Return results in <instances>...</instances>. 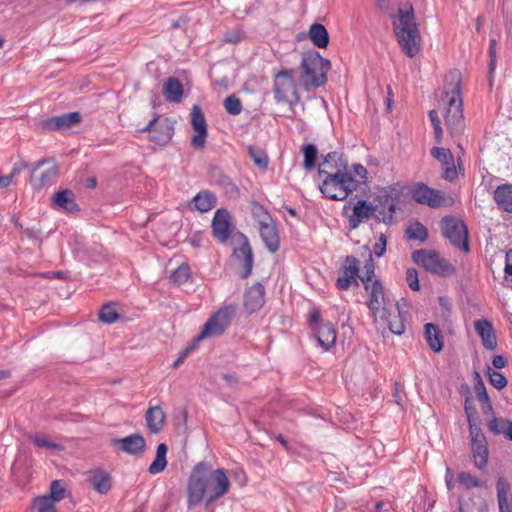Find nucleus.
<instances>
[{
    "label": "nucleus",
    "instance_id": "nucleus-1",
    "mask_svg": "<svg viewBox=\"0 0 512 512\" xmlns=\"http://www.w3.org/2000/svg\"><path fill=\"white\" fill-rule=\"evenodd\" d=\"M230 485L223 468L214 470L208 462L197 463L187 482L188 507H195L203 500L206 501V505H210L224 496L229 491Z\"/></svg>",
    "mask_w": 512,
    "mask_h": 512
},
{
    "label": "nucleus",
    "instance_id": "nucleus-2",
    "mask_svg": "<svg viewBox=\"0 0 512 512\" xmlns=\"http://www.w3.org/2000/svg\"><path fill=\"white\" fill-rule=\"evenodd\" d=\"M391 21L402 52L410 58L415 57L421 50L422 37L413 6L407 3L399 7L397 12L391 15Z\"/></svg>",
    "mask_w": 512,
    "mask_h": 512
},
{
    "label": "nucleus",
    "instance_id": "nucleus-3",
    "mask_svg": "<svg viewBox=\"0 0 512 512\" xmlns=\"http://www.w3.org/2000/svg\"><path fill=\"white\" fill-rule=\"evenodd\" d=\"M364 289L368 294L365 304L374 322L381 325H388L391 332L401 335L404 331V326L402 322L396 324L391 322L390 317L392 315L393 305L385 296L382 282L379 279H374L372 283L364 285Z\"/></svg>",
    "mask_w": 512,
    "mask_h": 512
},
{
    "label": "nucleus",
    "instance_id": "nucleus-4",
    "mask_svg": "<svg viewBox=\"0 0 512 512\" xmlns=\"http://www.w3.org/2000/svg\"><path fill=\"white\" fill-rule=\"evenodd\" d=\"M331 62L323 58L316 50H307L301 54L299 66V85L306 91L315 90L326 84Z\"/></svg>",
    "mask_w": 512,
    "mask_h": 512
},
{
    "label": "nucleus",
    "instance_id": "nucleus-5",
    "mask_svg": "<svg viewBox=\"0 0 512 512\" xmlns=\"http://www.w3.org/2000/svg\"><path fill=\"white\" fill-rule=\"evenodd\" d=\"M359 183L360 182L355 180L347 169L339 173L333 171L328 172V176L321 179L319 187L326 198L335 201H343L353 191L357 190Z\"/></svg>",
    "mask_w": 512,
    "mask_h": 512
},
{
    "label": "nucleus",
    "instance_id": "nucleus-6",
    "mask_svg": "<svg viewBox=\"0 0 512 512\" xmlns=\"http://www.w3.org/2000/svg\"><path fill=\"white\" fill-rule=\"evenodd\" d=\"M273 94L276 103L287 104L290 108H293L300 102L294 69L282 68L274 74Z\"/></svg>",
    "mask_w": 512,
    "mask_h": 512
},
{
    "label": "nucleus",
    "instance_id": "nucleus-7",
    "mask_svg": "<svg viewBox=\"0 0 512 512\" xmlns=\"http://www.w3.org/2000/svg\"><path fill=\"white\" fill-rule=\"evenodd\" d=\"M444 107L445 125L452 137L463 133L465 128L463 116V100L460 91V83L457 82L451 92L445 93Z\"/></svg>",
    "mask_w": 512,
    "mask_h": 512
},
{
    "label": "nucleus",
    "instance_id": "nucleus-8",
    "mask_svg": "<svg viewBox=\"0 0 512 512\" xmlns=\"http://www.w3.org/2000/svg\"><path fill=\"white\" fill-rule=\"evenodd\" d=\"M412 260L426 271L438 276H448L455 272L454 267L445 258L432 250H416L412 253Z\"/></svg>",
    "mask_w": 512,
    "mask_h": 512
},
{
    "label": "nucleus",
    "instance_id": "nucleus-9",
    "mask_svg": "<svg viewBox=\"0 0 512 512\" xmlns=\"http://www.w3.org/2000/svg\"><path fill=\"white\" fill-rule=\"evenodd\" d=\"M236 313L235 305H226L215 312L204 324L200 334L196 338L200 341L204 338L219 336L230 326Z\"/></svg>",
    "mask_w": 512,
    "mask_h": 512
},
{
    "label": "nucleus",
    "instance_id": "nucleus-10",
    "mask_svg": "<svg viewBox=\"0 0 512 512\" xmlns=\"http://www.w3.org/2000/svg\"><path fill=\"white\" fill-rule=\"evenodd\" d=\"M443 236L456 248L468 253V229L466 224L453 216H446L440 223Z\"/></svg>",
    "mask_w": 512,
    "mask_h": 512
},
{
    "label": "nucleus",
    "instance_id": "nucleus-11",
    "mask_svg": "<svg viewBox=\"0 0 512 512\" xmlns=\"http://www.w3.org/2000/svg\"><path fill=\"white\" fill-rule=\"evenodd\" d=\"M140 131L149 132V140L151 142L159 146H164L171 141L174 135V125L170 119H160V117L156 115Z\"/></svg>",
    "mask_w": 512,
    "mask_h": 512
},
{
    "label": "nucleus",
    "instance_id": "nucleus-12",
    "mask_svg": "<svg viewBox=\"0 0 512 512\" xmlns=\"http://www.w3.org/2000/svg\"><path fill=\"white\" fill-rule=\"evenodd\" d=\"M412 198L421 205L439 208L447 205V199L441 190L433 189L422 182L414 184L411 188Z\"/></svg>",
    "mask_w": 512,
    "mask_h": 512
},
{
    "label": "nucleus",
    "instance_id": "nucleus-13",
    "mask_svg": "<svg viewBox=\"0 0 512 512\" xmlns=\"http://www.w3.org/2000/svg\"><path fill=\"white\" fill-rule=\"evenodd\" d=\"M191 126L195 135L191 139V146L200 150L204 148L208 137L207 121L199 105H194L191 110Z\"/></svg>",
    "mask_w": 512,
    "mask_h": 512
},
{
    "label": "nucleus",
    "instance_id": "nucleus-14",
    "mask_svg": "<svg viewBox=\"0 0 512 512\" xmlns=\"http://www.w3.org/2000/svg\"><path fill=\"white\" fill-rule=\"evenodd\" d=\"M360 262L354 256H346L342 264L343 275L337 278L336 287L339 290H347L352 284L358 286Z\"/></svg>",
    "mask_w": 512,
    "mask_h": 512
},
{
    "label": "nucleus",
    "instance_id": "nucleus-15",
    "mask_svg": "<svg viewBox=\"0 0 512 512\" xmlns=\"http://www.w3.org/2000/svg\"><path fill=\"white\" fill-rule=\"evenodd\" d=\"M212 234L217 241L225 243L232 234L230 213L226 209H217L212 219Z\"/></svg>",
    "mask_w": 512,
    "mask_h": 512
},
{
    "label": "nucleus",
    "instance_id": "nucleus-16",
    "mask_svg": "<svg viewBox=\"0 0 512 512\" xmlns=\"http://www.w3.org/2000/svg\"><path fill=\"white\" fill-rule=\"evenodd\" d=\"M81 120L82 116L79 112L64 113L45 119L42 122V127L48 131L65 130L80 123Z\"/></svg>",
    "mask_w": 512,
    "mask_h": 512
},
{
    "label": "nucleus",
    "instance_id": "nucleus-17",
    "mask_svg": "<svg viewBox=\"0 0 512 512\" xmlns=\"http://www.w3.org/2000/svg\"><path fill=\"white\" fill-rule=\"evenodd\" d=\"M431 155L437 159L443 167V178L450 182L457 178V170L454 163L453 154L449 149L433 147Z\"/></svg>",
    "mask_w": 512,
    "mask_h": 512
},
{
    "label": "nucleus",
    "instance_id": "nucleus-18",
    "mask_svg": "<svg viewBox=\"0 0 512 512\" xmlns=\"http://www.w3.org/2000/svg\"><path fill=\"white\" fill-rule=\"evenodd\" d=\"M348 162L343 157L342 154L338 152H330L324 156L323 161L320 163L318 167V176L320 179L328 176V172H341L343 170H347Z\"/></svg>",
    "mask_w": 512,
    "mask_h": 512
},
{
    "label": "nucleus",
    "instance_id": "nucleus-19",
    "mask_svg": "<svg viewBox=\"0 0 512 512\" xmlns=\"http://www.w3.org/2000/svg\"><path fill=\"white\" fill-rule=\"evenodd\" d=\"M265 304V288L260 282L247 289L244 296V307L248 313L260 310Z\"/></svg>",
    "mask_w": 512,
    "mask_h": 512
},
{
    "label": "nucleus",
    "instance_id": "nucleus-20",
    "mask_svg": "<svg viewBox=\"0 0 512 512\" xmlns=\"http://www.w3.org/2000/svg\"><path fill=\"white\" fill-rule=\"evenodd\" d=\"M377 210V207H374V205L366 200L357 201L353 207L352 214L348 218L349 228L351 230L358 228L362 222L369 220Z\"/></svg>",
    "mask_w": 512,
    "mask_h": 512
},
{
    "label": "nucleus",
    "instance_id": "nucleus-21",
    "mask_svg": "<svg viewBox=\"0 0 512 512\" xmlns=\"http://www.w3.org/2000/svg\"><path fill=\"white\" fill-rule=\"evenodd\" d=\"M314 339L317 341L318 345L323 349L324 352L329 351L332 348L337 339V332L334 325L329 322H321L318 327L313 329Z\"/></svg>",
    "mask_w": 512,
    "mask_h": 512
},
{
    "label": "nucleus",
    "instance_id": "nucleus-22",
    "mask_svg": "<svg viewBox=\"0 0 512 512\" xmlns=\"http://www.w3.org/2000/svg\"><path fill=\"white\" fill-rule=\"evenodd\" d=\"M112 443L119 450L130 455L142 453L146 446L144 437L138 433L128 435L124 438L113 439Z\"/></svg>",
    "mask_w": 512,
    "mask_h": 512
},
{
    "label": "nucleus",
    "instance_id": "nucleus-23",
    "mask_svg": "<svg viewBox=\"0 0 512 512\" xmlns=\"http://www.w3.org/2000/svg\"><path fill=\"white\" fill-rule=\"evenodd\" d=\"M499 512H512V493L509 481L499 476L496 481Z\"/></svg>",
    "mask_w": 512,
    "mask_h": 512
},
{
    "label": "nucleus",
    "instance_id": "nucleus-24",
    "mask_svg": "<svg viewBox=\"0 0 512 512\" xmlns=\"http://www.w3.org/2000/svg\"><path fill=\"white\" fill-rule=\"evenodd\" d=\"M475 330L482 340V344L487 350H495L497 339L492 324L488 320H477Z\"/></svg>",
    "mask_w": 512,
    "mask_h": 512
},
{
    "label": "nucleus",
    "instance_id": "nucleus-25",
    "mask_svg": "<svg viewBox=\"0 0 512 512\" xmlns=\"http://www.w3.org/2000/svg\"><path fill=\"white\" fill-rule=\"evenodd\" d=\"M217 204L216 195L209 190H202L190 201L189 207L191 210H196L201 213L212 210Z\"/></svg>",
    "mask_w": 512,
    "mask_h": 512
},
{
    "label": "nucleus",
    "instance_id": "nucleus-26",
    "mask_svg": "<svg viewBox=\"0 0 512 512\" xmlns=\"http://www.w3.org/2000/svg\"><path fill=\"white\" fill-rule=\"evenodd\" d=\"M258 229L265 247L271 253L278 251L280 247V237L275 221L267 225L260 226Z\"/></svg>",
    "mask_w": 512,
    "mask_h": 512
},
{
    "label": "nucleus",
    "instance_id": "nucleus-27",
    "mask_svg": "<svg viewBox=\"0 0 512 512\" xmlns=\"http://www.w3.org/2000/svg\"><path fill=\"white\" fill-rule=\"evenodd\" d=\"M52 201L58 209L71 214L80 210L78 204L75 201V195L70 189H64L56 192L52 198Z\"/></svg>",
    "mask_w": 512,
    "mask_h": 512
},
{
    "label": "nucleus",
    "instance_id": "nucleus-28",
    "mask_svg": "<svg viewBox=\"0 0 512 512\" xmlns=\"http://www.w3.org/2000/svg\"><path fill=\"white\" fill-rule=\"evenodd\" d=\"M145 419L149 431L151 433L157 434L163 429L165 425L166 415L163 409L157 405L150 407L146 411Z\"/></svg>",
    "mask_w": 512,
    "mask_h": 512
},
{
    "label": "nucleus",
    "instance_id": "nucleus-29",
    "mask_svg": "<svg viewBox=\"0 0 512 512\" xmlns=\"http://www.w3.org/2000/svg\"><path fill=\"white\" fill-rule=\"evenodd\" d=\"M234 255L241 260L243 267L241 278H248L253 268V252L247 240H245L239 248L234 250Z\"/></svg>",
    "mask_w": 512,
    "mask_h": 512
},
{
    "label": "nucleus",
    "instance_id": "nucleus-30",
    "mask_svg": "<svg viewBox=\"0 0 512 512\" xmlns=\"http://www.w3.org/2000/svg\"><path fill=\"white\" fill-rule=\"evenodd\" d=\"M88 481L92 488L100 494H106L111 489L110 475L101 469L89 472Z\"/></svg>",
    "mask_w": 512,
    "mask_h": 512
},
{
    "label": "nucleus",
    "instance_id": "nucleus-31",
    "mask_svg": "<svg viewBox=\"0 0 512 512\" xmlns=\"http://www.w3.org/2000/svg\"><path fill=\"white\" fill-rule=\"evenodd\" d=\"M377 207L376 213H378V217H381V220L386 224H391L393 220V214L396 209V201L387 193L381 195L379 197V204L375 205Z\"/></svg>",
    "mask_w": 512,
    "mask_h": 512
},
{
    "label": "nucleus",
    "instance_id": "nucleus-32",
    "mask_svg": "<svg viewBox=\"0 0 512 512\" xmlns=\"http://www.w3.org/2000/svg\"><path fill=\"white\" fill-rule=\"evenodd\" d=\"M163 94L170 103L181 102L184 94L183 85L178 78L169 77L163 86Z\"/></svg>",
    "mask_w": 512,
    "mask_h": 512
},
{
    "label": "nucleus",
    "instance_id": "nucleus-33",
    "mask_svg": "<svg viewBox=\"0 0 512 512\" xmlns=\"http://www.w3.org/2000/svg\"><path fill=\"white\" fill-rule=\"evenodd\" d=\"M424 328V337L429 348L433 352L439 353L443 349V342L439 327L433 323H427Z\"/></svg>",
    "mask_w": 512,
    "mask_h": 512
},
{
    "label": "nucleus",
    "instance_id": "nucleus-34",
    "mask_svg": "<svg viewBox=\"0 0 512 512\" xmlns=\"http://www.w3.org/2000/svg\"><path fill=\"white\" fill-rule=\"evenodd\" d=\"M494 200L504 211L512 212V184H503L494 191Z\"/></svg>",
    "mask_w": 512,
    "mask_h": 512
},
{
    "label": "nucleus",
    "instance_id": "nucleus-35",
    "mask_svg": "<svg viewBox=\"0 0 512 512\" xmlns=\"http://www.w3.org/2000/svg\"><path fill=\"white\" fill-rule=\"evenodd\" d=\"M309 38L314 46L326 48L329 44V34L324 25L314 23L309 28Z\"/></svg>",
    "mask_w": 512,
    "mask_h": 512
},
{
    "label": "nucleus",
    "instance_id": "nucleus-36",
    "mask_svg": "<svg viewBox=\"0 0 512 512\" xmlns=\"http://www.w3.org/2000/svg\"><path fill=\"white\" fill-rule=\"evenodd\" d=\"M167 446L164 443H160L157 446L156 457L150 464L148 471L151 474L161 473L167 466L166 460Z\"/></svg>",
    "mask_w": 512,
    "mask_h": 512
},
{
    "label": "nucleus",
    "instance_id": "nucleus-37",
    "mask_svg": "<svg viewBox=\"0 0 512 512\" xmlns=\"http://www.w3.org/2000/svg\"><path fill=\"white\" fill-rule=\"evenodd\" d=\"M471 446L475 467L478 468L479 470H484L488 464L487 444H477Z\"/></svg>",
    "mask_w": 512,
    "mask_h": 512
},
{
    "label": "nucleus",
    "instance_id": "nucleus-38",
    "mask_svg": "<svg viewBox=\"0 0 512 512\" xmlns=\"http://www.w3.org/2000/svg\"><path fill=\"white\" fill-rule=\"evenodd\" d=\"M248 155L253 160L254 164L265 170L268 167L269 164V158L267 156V153L264 149L257 145H250L248 147Z\"/></svg>",
    "mask_w": 512,
    "mask_h": 512
},
{
    "label": "nucleus",
    "instance_id": "nucleus-39",
    "mask_svg": "<svg viewBox=\"0 0 512 512\" xmlns=\"http://www.w3.org/2000/svg\"><path fill=\"white\" fill-rule=\"evenodd\" d=\"M406 238L424 242L428 238V231L422 223L416 221L407 228Z\"/></svg>",
    "mask_w": 512,
    "mask_h": 512
},
{
    "label": "nucleus",
    "instance_id": "nucleus-40",
    "mask_svg": "<svg viewBox=\"0 0 512 512\" xmlns=\"http://www.w3.org/2000/svg\"><path fill=\"white\" fill-rule=\"evenodd\" d=\"M252 216L253 219L258 223V228L260 226L274 222L269 212L259 203L252 204Z\"/></svg>",
    "mask_w": 512,
    "mask_h": 512
},
{
    "label": "nucleus",
    "instance_id": "nucleus-41",
    "mask_svg": "<svg viewBox=\"0 0 512 512\" xmlns=\"http://www.w3.org/2000/svg\"><path fill=\"white\" fill-rule=\"evenodd\" d=\"M190 274L191 271L189 265L186 263H182L172 272L170 280L172 283L180 286L189 280Z\"/></svg>",
    "mask_w": 512,
    "mask_h": 512
},
{
    "label": "nucleus",
    "instance_id": "nucleus-42",
    "mask_svg": "<svg viewBox=\"0 0 512 512\" xmlns=\"http://www.w3.org/2000/svg\"><path fill=\"white\" fill-rule=\"evenodd\" d=\"M457 481L460 485L464 486L466 489L485 487L486 482L478 479L477 477L471 475L468 472H460L457 476Z\"/></svg>",
    "mask_w": 512,
    "mask_h": 512
},
{
    "label": "nucleus",
    "instance_id": "nucleus-43",
    "mask_svg": "<svg viewBox=\"0 0 512 512\" xmlns=\"http://www.w3.org/2000/svg\"><path fill=\"white\" fill-rule=\"evenodd\" d=\"M33 512H55V503L51 497L43 495L34 499Z\"/></svg>",
    "mask_w": 512,
    "mask_h": 512
},
{
    "label": "nucleus",
    "instance_id": "nucleus-44",
    "mask_svg": "<svg viewBox=\"0 0 512 512\" xmlns=\"http://www.w3.org/2000/svg\"><path fill=\"white\" fill-rule=\"evenodd\" d=\"M304 154V163L303 166L307 171L312 170L316 165L317 159V148L314 144L304 145L302 148Z\"/></svg>",
    "mask_w": 512,
    "mask_h": 512
},
{
    "label": "nucleus",
    "instance_id": "nucleus-45",
    "mask_svg": "<svg viewBox=\"0 0 512 512\" xmlns=\"http://www.w3.org/2000/svg\"><path fill=\"white\" fill-rule=\"evenodd\" d=\"M119 317V313L111 303L105 304L99 312V319L106 324L115 323Z\"/></svg>",
    "mask_w": 512,
    "mask_h": 512
},
{
    "label": "nucleus",
    "instance_id": "nucleus-46",
    "mask_svg": "<svg viewBox=\"0 0 512 512\" xmlns=\"http://www.w3.org/2000/svg\"><path fill=\"white\" fill-rule=\"evenodd\" d=\"M469 431L471 436V445L487 444L486 437L479 425L473 418L469 417Z\"/></svg>",
    "mask_w": 512,
    "mask_h": 512
},
{
    "label": "nucleus",
    "instance_id": "nucleus-47",
    "mask_svg": "<svg viewBox=\"0 0 512 512\" xmlns=\"http://www.w3.org/2000/svg\"><path fill=\"white\" fill-rule=\"evenodd\" d=\"M224 108L226 112L230 115H239L242 111V103L241 100L235 96L230 95L224 100Z\"/></svg>",
    "mask_w": 512,
    "mask_h": 512
},
{
    "label": "nucleus",
    "instance_id": "nucleus-48",
    "mask_svg": "<svg viewBox=\"0 0 512 512\" xmlns=\"http://www.w3.org/2000/svg\"><path fill=\"white\" fill-rule=\"evenodd\" d=\"M374 270H375V266H374L372 254L369 253V259L366 261V263L364 265L363 272L361 275L359 274V278L362 281L363 286L368 283H372L374 281V279H375L374 278V276H375Z\"/></svg>",
    "mask_w": 512,
    "mask_h": 512
},
{
    "label": "nucleus",
    "instance_id": "nucleus-49",
    "mask_svg": "<svg viewBox=\"0 0 512 512\" xmlns=\"http://www.w3.org/2000/svg\"><path fill=\"white\" fill-rule=\"evenodd\" d=\"M509 420L493 417L488 423L489 431L494 435H504Z\"/></svg>",
    "mask_w": 512,
    "mask_h": 512
},
{
    "label": "nucleus",
    "instance_id": "nucleus-50",
    "mask_svg": "<svg viewBox=\"0 0 512 512\" xmlns=\"http://www.w3.org/2000/svg\"><path fill=\"white\" fill-rule=\"evenodd\" d=\"M57 173H58V170L55 166L49 168L48 170H46L45 172H43L41 174L39 182L35 184V187L37 189H41L45 186L51 185L52 182L54 181V179L56 178Z\"/></svg>",
    "mask_w": 512,
    "mask_h": 512
},
{
    "label": "nucleus",
    "instance_id": "nucleus-51",
    "mask_svg": "<svg viewBox=\"0 0 512 512\" xmlns=\"http://www.w3.org/2000/svg\"><path fill=\"white\" fill-rule=\"evenodd\" d=\"M488 376L489 381L493 387H495L498 390H501L506 387L507 380L506 377L495 370H492L491 368L488 369Z\"/></svg>",
    "mask_w": 512,
    "mask_h": 512
},
{
    "label": "nucleus",
    "instance_id": "nucleus-52",
    "mask_svg": "<svg viewBox=\"0 0 512 512\" xmlns=\"http://www.w3.org/2000/svg\"><path fill=\"white\" fill-rule=\"evenodd\" d=\"M48 497H51L53 499V502H59L65 497V489L58 480H54L51 483L50 486V494L47 495Z\"/></svg>",
    "mask_w": 512,
    "mask_h": 512
},
{
    "label": "nucleus",
    "instance_id": "nucleus-53",
    "mask_svg": "<svg viewBox=\"0 0 512 512\" xmlns=\"http://www.w3.org/2000/svg\"><path fill=\"white\" fill-rule=\"evenodd\" d=\"M497 42L495 39H490L489 41V48H488V54H489V75L491 76L496 68L497 63V52H496Z\"/></svg>",
    "mask_w": 512,
    "mask_h": 512
},
{
    "label": "nucleus",
    "instance_id": "nucleus-54",
    "mask_svg": "<svg viewBox=\"0 0 512 512\" xmlns=\"http://www.w3.org/2000/svg\"><path fill=\"white\" fill-rule=\"evenodd\" d=\"M406 282L411 290L418 291L420 289L418 272L415 268H408L406 271Z\"/></svg>",
    "mask_w": 512,
    "mask_h": 512
},
{
    "label": "nucleus",
    "instance_id": "nucleus-55",
    "mask_svg": "<svg viewBox=\"0 0 512 512\" xmlns=\"http://www.w3.org/2000/svg\"><path fill=\"white\" fill-rule=\"evenodd\" d=\"M31 441L33 442V444L35 446H37L39 448L54 449V450L61 449V445L53 443L44 437L34 436L31 438Z\"/></svg>",
    "mask_w": 512,
    "mask_h": 512
},
{
    "label": "nucleus",
    "instance_id": "nucleus-56",
    "mask_svg": "<svg viewBox=\"0 0 512 512\" xmlns=\"http://www.w3.org/2000/svg\"><path fill=\"white\" fill-rule=\"evenodd\" d=\"M211 179L215 184L223 187L224 183L230 181L231 178L227 176L220 168L215 167L211 170Z\"/></svg>",
    "mask_w": 512,
    "mask_h": 512
},
{
    "label": "nucleus",
    "instance_id": "nucleus-57",
    "mask_svg": "<svg viewBox=\"0 0 512 512\" xmlns=\"http://www.w3.org/2000/svg\"><path fill=\"white\" fill-rule=\"evenodd\" d=\"M387 245V237L384 234H381L377 240V242L373 246V253L377 257H382L386 252Z\"/></svg>",
    "mask_w": 512,
    "mask_h": 512
},
{
    "label": "nucleus",
    "instance_id": "nucleus-58",
    "mask_svg": "<svg viewBox=\"0 0 512 512\" xmlns=\"http://www.w3.org/2000/svg\"><path fill=\"white\" fill-rule=\"evenodd\" d=\"M222 188L224 189L225 193L232 199H236L240 196L239 188L233 183L231 179L227 183H224Z\"/></svg>",
    "mask_w": 512,
    "mask_h": 512
},
{
    "label": "nucleus",
    "instance_id": "nucleus-59",
    "mask_svg": "<svg viewBox=\"0 0 512 512\" xmlns=\"http://www.w3.org/2000/svg\"><path fill=\"white\" fill-rule=\"evenodd\" d=\"M504 272H505V279L508 282H510L511 287H512V250H509L506 253Z\"/></svg>",
    "mask_w": 512,
    "mask_h": 512
},
{
    "label": "nucleus",
    "instance_id": "nucleus-60",
    "mask_svg": "<svg viewBox=\"0 0 512 512\" xmlns=\"http://www.w3.org/2000/svg\"><path fill=\"white\" fill-rule=\"evenodd\" d=\"M475 392L477 394V398H478L479 402L488 403V400H490V398L486 392L484 383L481 380H479V382L476 384Z\"/></svg>",
    "mask_w": 512,
    "mask_h": 512
},
{
    "label": "nucleus",
    "instance_id": "nucleus-61",
    "mask_svg": "<svg viewBox=\"0 0 512 512\" xmlns=\"http://www.w3.org/2000/svg\"><path fill=\"white\" fill-rule=\"evenodd\" d=\"M308 322H309V325L312 329H315L316 327L319 326V324L321 322H323L321 320V314H320V310L317 309V308H313L311 311H310V314H309V319H308Z\"/></svg>",
    "mask_w": 512,
    "mask_h": 512
},
{
    "label": "nucleus",
    "instance_id": "nucleus-62",
    "mask_svg": "<svg viewBox=\"0 0 512 512\" xmlns=\"http://www.w3.org/2000/svg\"><path fill=\"white\" fill-rule=\"evenodd\" d=\"M352 171L356 176H358L360 179L363 180L362 181L363 183L366 182L368 172H367V169L362 164H359V163L353 164Z\"/></svg>",
    "mask_w": 512,
    "mask_h": 512
},
{
    "label": "nucleus",
    "instance_id": "nucleus-63",
    "mask_svg": "<svg viewBox=\"0 0 512 512\" xmlns=\"http://www.w3.org/2000/svg\"><path fill=\"white\" fill-rule=\"evenodd\" d=\"M492 364L496 369H502L507 364V359L503 355H496L493 357Z\"/></svg>",
    "mask_w": 512,
    "mask_h": 512
},
{
    "label": "nucleus",
    "instance_id": "nucleus-64",
    "mask_svg": "<svg viewBox=\"0 0 512 512\" xmlns=\"http://www.w3.org/2000/svg\"><path fill=\"white\" fill-rule=\"evenodd\" d=\"M27 166V162H25L24 160H20L13 165L11 174L13 176L18 175L21 173L22 170L26 169Z\"/></svg>",
    "mask_w": 512,
    "mask_h": 512
}]
</instances>
